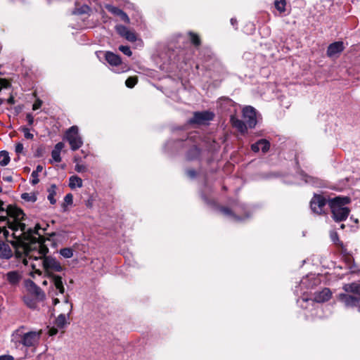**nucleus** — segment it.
I'll return each instance as SVG.
<instances>
[{
  "label": "nucleus",
  "mask_w": 360,
  "mask_h": 360,
  "mask_svg": "<svg viewBox=\"0 0 360 360\" xmlns=\"http://www.w3.org/2000/svg\"><path fill=\"white\" fill-rule=\"evenodd\" d=\"M5 211L6 215L0 216V234L2 233L13 246H22L29 259H40L41 262L46 257L49 248L44 244L42 238L37 239L34 236V234H38V225L35 230L27 229L23 222L25 214L16 206L9 205Z\"/></svg>",
  "instance_id": "obj_1"
},
{
  "label": "nucleus",
  "mask_w": 360,
  "mask_h": 360,
  "mask_svg": "<svg viewBox=\"0 0 360 360\" xmlns=\"http://www.w3.org/2000/svg\"><path fill=\"white\" fill-rule=\"evenodd\" d=\"M342 289L345 292L338 295V300L346 307H355L360 312V283H346L342 286Z\"/></svg>",
  "instance_id": "obj_2"
},
{
  "label": "nucleus",
  "mask_w": 360,
  "mask_h": 360,
  "mask_svg": "<svg viewBox=\"0 0 360 360\" xmlns=\"http://www.w3.org/2000/svg\"><path fill=\"white\" fill-rule=\"evenodd\" d=\"M332 217L335 221H343L347 219L350 212L347 205L351 202L349 197L338 196L328 200Z\"/></svg>",
  "instance_id": "obj_3"
},
{
  "label": "nucleus",
  "mask_w": 360,
  "mask_h": 360,
  "mask_svg": "<svg viewBox=\"0 0 360 360\" xmlns=\"http://www.w3.org/2000/svg\"><path fill=\"white\" fill-rule=\"evenodd\" d=\"M22 328H18L13 332L11 335V342L16 346L18 344H21L26 347L35 346L40 339L41 332L39 330L24 333Z\"/></svg>",
  "instance_id": "obj_4"
},
{
  "label": "nucleus",
  "mask_w": 360,
  "mask_h": 360,
  "mask_svg": "<svg viewBox=\"0 0 360 360\" xmlns=\"http://www.w3.org/2000/svg\"><path fill=\"white\" fill-rule=\"evenodd\" d=\"M65 139L72 150H78L83 145V140L77 126H72L66 131Z\"/></svg>",
  "instance_id": "obj_5"
},
{
  "label": "nucleus",
  "mask_w": 360,
  "mask_h": 360,
  "mask_svg": "<svg viewBox=\"0 0 360 360\" xmlns=\"http://www.w3.org/2000/svg\"><path fill=\"white\" fill-rule=\"evenodd\" d=\"M41 264L50 276L54 274V272H60L63 270L60 263L56 258L51 256L44 257L41 261Z\"/></svg>",
  "instance_id": "obj_6"
},
{
  "label": "nucleus",
  "mask_w": 360,
  "mask_h": 360,
  "mask_svg": "<svg viewBox=\"0 0 360 360\" xmlns=\"http://www.w3.org/2000/svg\"><path fill=\"white\" fill-rule=\"evenodd\" d=\"M327 200L321 195L315 194L310 201V207L311 211L318 214L325 212Z\"/></svg>",
  "instance_id": "obj_7"
},
{
  "label": "nucleus",
  "mask_w": 360,
  "mask_h": 360,
  "mask_svg": "<svg viewBox=\"0 0 360 360\" xmlns=\"http://www.w3.org/2000/svg\"><path fill=\"white\" fill-rule=\"evenodd\" d=\"M214 114L210 111L195 112L193 117L189 120V124H205L209 121L212 120Z\"/></svg>",
  "instance_id": "obj_8"
},
{
  "label": "nucleus",
  "mask_w": 360,
  "mask_h": 360,
  "mask_svg": "<svg viewBox=\"0 0 360 360\" xmlns=\"http://www.w3.org/2000/svg\"><path fill=\"white\" fill-rule=\"evenodd\" d=\"M243 117L248 127L254 128L257 124V112L252 106H246L243 109Z\"/></svg>",
  "instance_id": "obj_9"
},
{
  "label": "nucleus",
  "mask_w": 360,
  "mask_h": 360,
  "mask_svg": "<svg viewBox=\"0 0 360 360\" xmlns=\"http://www.w3.org/2000/svg\"><path fill=\"white\" fill-rule=\"evenodd\" d=\"M344 49L345 46L342 41H335L328 46L326 54L329 58H337Z\"/></svg>",
  "instance_id": "obj_10"
},
{
  "label": "nucleus",
  "mask_w": 360,
  "mask_h": 360,
  "mask_svg": "<svg viewBox=\"0 0 360 360\" xmlns=\"http://www.w3.org/2000/svg\"><path fill=\"white\" fill-rule=\"evenodd\" d=\"M27 288L28 290L35 296L39 300H43L45 297V295L42 290L33 281H28L27 282Z\"/></svg>",
  "instance_id": "obj_11"
},
{
  "label": "nucleus",
  "mask_w": 360,
  "mask_h": 360,
  "mask_svg": "<svg viewBox=\"0 0 360 360\" xmlns=\"http://www.w3.org/2000/svg\"><path fill=\"white\" fill-rule=\"evenodd\" d=\"M261 148L263 153H266L270 148V143L266 139H262L251 145V149L253 152L257 153Z\"/></svg>",
  "instance_id": "obj_12"
},
{
  "label": "nucleus",
  "mask_w": 360,
  "mask_h": 360,
  "mask_svg": "<svg viewBox=\"0 0 360 360\" xmlns=\"http://www.w3.org/2000/svg\"><path fill=\"white\" fill-rule=\"evenodd\" d=\"M51 279L53 287L58 290L59 293L63 294L65 292V288L62 277L58 275L52 274Z\"/></svg>",
  "instance_id": "obj_13"
},
{
  "label": "nucleus",
  "mask_w": 360,
  "mask_h": 360,
  "mask_svg": "<svg viewBox=\"0 0 360 360\" xmlns=\"http://www.w3.org/2000/svg\"><path fill=\"white\" fill-rule=\"evenodd\" d=\"M7 281L12 285H16L22 279V274L18 271H8L6 275Z\"/></svg>",
  "instance_id": "obj_14"
},
{
  "label": "nucleus",
  "mask_w": 360,
  "mask_h": 360,
  "mask_svg": "<svg viewBox=\"0 0 360 360\" xmlns=\"http://www.w3.org/2000/svg\"><path fill=\"white\" fill-rule=\"evenodd\" d=\"M331 297L330 290L328 288H324L321 292H316L314 295V300L316 302H324L328 301Z\"/></svg>",
  "instance_id": "obj_15"
},
{
  "label": "nucleus",
  "mask_w": 360,
  "mask_h": 360,
  "mask_svg": "<svg viewBox=\"0 0 360 360\" xmlns=\"http://www.w3.org/2000/svg\"><path fill=\"white\" fill-rule=\"evenodd\" d=\"M13 256V252L8 244L0 240V257L10 259Z\"/></svg>",
  "instance_id": "obj_16"
},
{
  "label": "nucleus",
  "mask_w": 360,
  "mask_h": 360,
  "mask_svg": "<svg viewBox=\"0 0 360 360\" xmlns=\"http://www.w3.org/2000/svg\"><path fill=\"white\" fill-rule=\"evenodd\" d=\"M105 60L110 65L112 66H118L122 64L120 57L118 55L115 54L112 52H106Z\"/></svg>",
  "instance_id": "obj_17"
},
{
  "label": "nucleus",
  "mask_w": 360,
  "mask_h": 360,
  "mask_svg": "<svg viewBox=\"0 0 360 360\" xmlns=\"http://www.w3.org/2000/svg\"><path fill=\"white\" fill-rule=\"evenodd\" d=\"M231 120L233 126L236 127L239 131L241 133H245L247 131V124L245 123V121L243 122L233 117L231 118Z\"/></svg>",
  "instance_id": "obj_18"
},
{
  "label": "nucleus",
  "mask_w": 360,
  "mask_h": 360,
  "mask_svg": "<svg viewBox=\"0 0 360 360\" xmlns=\"http://www.w3.org/2000/svg\"><path fill=\"white\" fill-rule=\"evenodd\" d=\"M200 151L195 146H193L187 153L186 158L188 160L198 159L200 156Z\"/></svg>",
  "instance_id": "obj_19"
},
{
  "label": "nucleus",
  "mask_w": 360,
  "mask_h": 360,
  "mask_svg": "<svg viewBox=\"0 0 360 360\" xmlns=\"http://www.w3.org/2000/svg\"><path fill=\"white\" fill-rule=\"evenodd\" d=\"M69 186L73 189L76 187L81 188L82 186V180L77 176H72L70 177Z\"/></svg>",
  "instance_id": "obj_20"
},
{
  "label": "nucleus",
  "mask_w": 360,
  "mask_h": 360,
  "mask_svg": "<svg viewBox=\"0 0 360 360\" xmlns=\"http://www.w3.org/2000/svg\"><path fill=\"white\" fill-rule=\"evenodd\" d=\"M48 200L50 201L51 204L54 205L56 202V200L55 199V195L56 194V186L55 184L51 185L48 188Z\"/></svg>",
  "instance_id": "obj_21"
},
{
  "label": "nucleus",
  "mask_w": 360,
  "mask_h": 360,
  "mask_svg": "<svg viewBox=\"0 0 360 360\" xmlns=\"http://www.w3.org/2000/svg\"><path fill=\"white\" fill-rule=\"evenodd\" d=\"M10 162L9 154L6 150L0 152V165L1 166L7 165Z\"/></svg>",
  "instance_id": "obj_22"
},
{
  "label": "nucleus",
  "mask_w": 360,
  "mask_h": 360,
  "mask_svg": "<svg viewBox=\"0 0 360 360\" xmlns=\"http://www.w3.org/2000/svg\"><path fill=\"white\" fill-rule=\"evenodd\" d=\"M67 323V317L65 314H60L56 319V325L60 328H63Z\"/></svg>",
  "instance_id": "obj_23"
},
{
  "label": "nucleus",
  "mask_w": 360,
  "mask_h": 360,
  "mask_svg": "<svg viewBox=\"0 0 360 360\" xmlns=\"http://www.w3.org/2000/svg\"><path fill=\"white\" fill-rule=\"evenodd\" d=\"M60 255L64 258L69 259L73 256V250L70 248H65L60 250Z\"/></svg>",
  "instance_id": "obj_24"
},
{
  "label": "nucleus",
  "mask_w": 360,
  "mask_h": 360,
  "mask_svg": "<svg viewBox=\"0 0 360 360\" xmlns=\"http://www.w3.org/2000/svg\"><path fill=\"white\" fill-rule=\"evenodd\" d=\"M276 8L280 12L283 13L285 10L286 2L285 0H276L274 2Z\"/></svg>",
  "instance_id": "obj_25"
},
{
  "label": "nucleus",
  "mask_w": 360,
  "mask_h": 360,
  "mask_svg": "<svg viewBox=\"0 0 360 360\" xmlns=\"http://www.w3.org/2000/svg\"><path fill=\"white\" fill-rule=\"evenodd\" d=\"M105 8L112 14L117 16L122 12V10L110 4H106Z\"/></svg>",
  "instance_id": "obj_26"
},
{
  "label": "nucleus",
  "mask_w": 360,
  "mask_h": 360,
  "mask_svg": "<svg viewBox=\"0 0 360 360\" xmlns=\"http://www.w3.org/2000/svg\"><path fill=\"white\" fill-rule=\"evenodd\" d=\"M21 198L27 202H35L37 196L34 193H24L21 195Z\"/></svg>",
  "instance_id": "obj_27"
},
{
  "label": "nucleus",
  "mask_w": 360,
  "mask_h": 360,
  "mask_svg": "<svg viewBox=\"0 0 360 360\" xmlns=\"http://www.w3.org/2000/svg\"><path fill=\"white\" fill-rule=\"evenodd\" d=\"M220 211L226 216H231L236 220H240V218L237 217L236 215L233 214L231 212V210L229 208L227 207H221Z\"/></svg>",
  "instance_id": "obj_28"
},
{
  "label": "nucleus",
  "mask_w": 360,
  "mask_h": 360,
  "mask_svg": "<svg viewBox=\"0 0 360 360\" xmlns=\"http://www.w3.org/2000/svg\"><path fill=\"white\" fill-rule=\"evenodd\" d=\"M138 79L136 77H130L127 79L125 82V84L129 88H133L135 84L137 83Z\"/></svg>",
  "instance_id": "obj_29"
},
{
  "label": "nucleus",
  "mask_w": 360,
  "mask_h": 360,
  "mask_svg": "<svg viewBox=\"0 0 360 360\" xmlns=\"http://www.w3.org/2000/svg\"><path fill=\"white\" fill-rule=\"evenodd\" d=\"M127 40L129 41H131V42H134V41H136V34L128 30L126 34L124 35V37Z\"/></svg>",
  "instance_id": "obj_30"
},
{
  "label": "nucleus",
  "mask_w": 360,
  "mask_h": 360,
  "mask_svg": "<svg viewBox=\"0 0 360 360\" xmlns=\"http://www.w3.org/2000/svg\"><path fill=\"white\" fill-rule=\"evenodd\" d=\"M115 29H116V31L117 32V33L123 37H124L127 30H129L127 27L122 25H117L115 27Z\"/></svg>",
  "instance_id": "obj_31"
},
{
  "label": "nucleus",
  "mask_w": 360,
  "mask_h": 360,
  "mask_svg": "<svg viewBox=\"0 0 360 360\" xmlns=\"http://www.w3.org/2000/svg\"><path fill=\"white\" fill-rule=\"evenodd\" d=\"M189 35L191 37V42L196 46H199L200 44V39L199 37L193 32H189Z\"/></svg>",
  "instance_id": "obj_32"
},
{
  "label": "nucleus",
  "mask_w": 360,
  "mask_h": 360,
  "mask_svg": "<svg viewBox=\"0 0 360 360\" xmlns=\"http://www.w3.org/2000/svg\"><path fill=\"white\" fill-rule=\"evenodd\" d=\"M21 131L23 132L24 136L27 139H32L34 138V135L32 133H30V129L27 127H21Z\"/></svg>",
  "instance_id": "obj_33"
},
{
  "label": "nucleus",
  "mask_w": 360,
  "mask_h": 360,
  "mask_svg": "<svg viewBox=\"0 0 360 360\" xmlns=\"http://www.w3.org/2000/svg\"><path fill=\"white\" fill-rule=\"evenodd\" d=\"M51 157L56 162H60L61 161L60 152L58 150L53 149L51 152Z\"/></svg>",
  "instance_id": "obj_34"
},
{
  "label": "nucleus",
  "mask_w": 360,
  "mask_h": 360,
  "mask_svg": "<svg viewBox=\"0 0 360 360\" xmlns=\"http://www.w3.org/2000/svg\"><path fill=\"white\" fill-rule=\"evenodd\" d=\"M119 50L127 56H131L132 54L130 48L127 46H120L119 47Z\"/></svg>",
  "instance_id": "obj_35"
},
{
  "label": "nucleus",
  "mask_w": 360,
  "mask_h": 360,
  "mask_svg": "<svg viewBox=\"0 0 360 360\" xmlns=\"http://www.w3.org/2000/svg\"><path fill=\"white\" fill-rule=\"evenodd\" d=\"M64 201L68 205H72L73 202V196L71 193L67 194L64 198Z\"/></svg>",
  "instance_id": "obj_36"
},
{
  "label": "nucleus",
  "mask_w": 360,
  "mask_h": 360,
  "mask_svg": "<svg viewBox=\"0 0 360 360\" xmlns=\"http://www.w3.org/2000/svg\"><path fill=\"white\" fill-rule=\"evenodd\" d=\"M31 176H32L31 184L32 185L37 184L39 181V179L38 178V174H37V173L34 174V172H32Z\"/></svg>",
  "instance_id": "obj_37"
},
{
  "label": "nucleus",
  "mask_w": 360,
  "mask_h": 360,
  "mask_svg": "<svg viewBox=\"0 0 360 360\" xmlns=\"http://www.w3.org/2000/svg\"><path fill=\"white\" fill-rule=\"evenodd\" d=\"M119 16L120 17L121 20L125 22L126 23L130 22V19L129 16L123 11L122 13H120V15Z\"/></svg>",
  "instance_id": "obj_38"
},
{
  "label": "nucleus",
  "mask_w": 360,
  "mask_h": 360,
  "mask_svg": "<svg viewBox=\"0 0 360 360\" xmlns=\"http://www.w3.org/2000/svg\"><path fill=\"white\" fill-rule=\"evenodd\" d=\"M75 169L77 172H84L86 171V166H84L83 165L77 164L75 165Z\"/></svg>",
  "instance_id": "obj_39"
},
{
  "label": "nucleus",
  "mask_w": 360,
  "mask_h": 360,
  "mask_svg": "<svg viewBox=\"0 0 360 360\" xmlns=\"http://www.w3.org/2000/svg\"><path fill=\"white\" fill-rule=\"evenodd\" d=\"M41 105H42V101L40 99H37L32 105V109L34 110H37L41 108Z\"/></svg>",
  "instance_id": "obj_40"
},
{
  "label": "nucleus",
  "mask_w": 360,
  "mask_h": 360,
  "mask_svg": "<svg viewBox=\"0 0 360 360\" xmlns=\"http://www.w3.org/2000/svg\"><path fill=\"white\" fill-rule=\"evenodd\" d=\"M23 149H24L23 145L21 143H18L16 144L15 150L17 154L22 153L23 151Z\"/></svg>",
  "instance_id": "obj_41"
},
{
  "label": "nucleus",
  "mask_w": 360,
  "mask_h": 360,
  "mask_svg": "<svg viewBox=\"0 0 360 360\" xmlns=\"http://www.w3.org/2000/svg\"><path fill=\"white\" fill-rule=\"evenodd\" d=\"M64 146L65 145L63 142H58V143L56 144L54 150L60 152L63 149Z\"/></svg>",
  "instance_id": "obj_42"
},
{
  "label": "nucleus",
  "mask_w": 360,
  "mask_h": 360,
  "mask_svg": "<svg viewBox=\"0 0 360 360\" xmlns=\"http://www.w3.org/2000/svg\"><path fill=\"white\" fill-rule=\"evenodd\" d=\"M26 120L29 124V125H32L34 122V117L32 114L28 113L26 116Z\"/></svg>",
  "instance_id": "obj_43"
},
{
  "label": "nucleus",
  "mask_w": 360,
  "mask_h": 360,
  "mask_svg": "<svg viewBox=\"0 0 360 360\" xmlns=\"http://www.w3.org/2000/svg\"><path fill=\"white\" fill-rule=\"evenodd\" d=\"M0 360H14V358L11 355L5 354L0 356Z\"/></svg>",
  "instance_id": "obj_44"
},
{
  "label": "nucleus",
  "mask_w": 360,
  "mask_h": 360,
  "mask_svg": "<svg viewBox=\"0 0 360 360\" xmlns=\"http://www.w3.org/2000/svg\"><path fill=\"white\" fill-rule=\"evenodd\" d=\"M187 175L191 178H194L196 176V172L193 169H188L186 171Z\"/></svg>",
  "instance_id": "obj_45"
},
{
  "label": "nucleus",
  "mask_w": 360,
  "mask_h": 360,
  "mask_svg": "<svg viewBox=\"0 0 360 360\" xmlns=\"http://www.w3.org/2000/svg\"><path fill=\"white\" fill-rule=\"evenodd\" d=\"M25 302L27 305L30 308H34L36 307V303L32 300L28 301L27 300H25Z\"/></svg>",
  "instance_id": "obj_46"
},
{
  "label": "nucleus",
  "mask_w": 360,
  "mask_h": 360,
  "mask_svg": "<svg viewBox=\"0 0 360 360\" xmlns=\"http://www.w3.org/2000/svg\"><path fill=\"white\" fill-rule=\"evenodd\" d=\"M58 333V330L56 328H51L49 331V333L51 336H53L54 335H56V333Z\"/></svg>",
  "instance_id": "obj_47"
},
{
  "label": "nucleus",
  "mask_w": 360,
  "mask_h": 360,
  "mask_svg": "<svg viewBox=\"0 0 360 360\" xmlns=\"http://www.w3.org/2000/svg\"><path fill=\"white\" fill-rule=\"evenodd\" d=\"M43 170V167L41 165H37V168L34 172V174H39V172H41V171Z\"/></svg>",
  "instance_id": "obj_48"
},
{
  "label": "nucleus",
  "mask_w": 360,
  "mask_h": 360,
  "mask_svg": "<svg viewBox=\"0 0 360 360\" xmlns=\"http://www.w3.org/2000/svg\"><path fill=\"white\" fill-rule=\"evenodd\" d=\"M3 179L5 181L11 182L13 181V177L11 176H4Z\"/></svg>",
  "instance_id": "obj_49"
},
{
  "label": "nucleus",
  "mask_w": 360,
  "mask_h": 360,
  "mask_svg": "<svg viewBox=\"0 0 360 360\" xmlns=\"http://www.w3.org/2000/svg\"><path fill=\"white\" fill-rule=\"evenodd\" d=\"M304 181L306 183H311L312 178L307 175H304Z\"/></svg>",
  "instance_id": "obj_50"
},
{
  "label": "nucleus",
  "mask_w": 360,
  "mask_h": 360,
  "mask_svg": "<svg viewBox=\"0 0 360 360\" xmlns=\"http://www.w3.org/2000/svg\"><path fill=\"white\" fill-rule=\"evenodd\" d=\"M231 24L233 25V26H236L237 25V20L236 18H231Z\"/></svg>",
  "instance_id": "obj_51"
},
{
  "label": "nucleus",
  "mask_w": 360,
  "mask_h": 360,
  "mask_svg": "<svg viewBox=\"0 0 360 360\" xmlns=\"http://www.w3.org/2000/svg\"><path fill=\"white\" fill-rule=\"evenodd\" d=\"M30 265H31V266H32V268L33 269H35L37 273L40 274L39 270L37 269V264H31Z\"/></svg>",
  "instance_id": "obj_52"
},
{
  "label": "nucleus",
  "mask_w": 360,
  "mask_h": 360,
  "mask_svg": "<svg viewBox=\"0 0 360 360\" xmlns=\"http://www.w3.org/2000/svg\"><path fill=\"white\" fill-rule=\"evenodd\" d=\"M8 103H10V104H13L14 103V98L13 97H10L8 99Z\"/></svg>",
  "instance_id": "obj_53"
},
{
  "label": "nucleus",
  "mask_w": 360,
  "mask_h": 360,
  "mask_svg": "<svg viewBox=\"0 0 360 360\" xmlns=\"http://www.w3.org/2000/svg\"><path fill=\"white\" fill-rule=\"evenodd\" d=\"M53 304L56 305L59 303V300L58 298H54L53 300Z\"/></svg>",
  "instance_id": "obj_54"
},
{
  "label": "nucleus",
  "mask_w": 360,
  "mask_h": 360,
  "mask_svg": "<svg viewBox=\"0 0 360 360\" xmlns=\"http://www.w3.org/2000/svg\"><path fill=\"white\" fill-rule=\"evenodd\" d=\"M23 263L25 264V265H28L29 264V261L27 259H24Z\"/></svg>",
  "instance_id": "obj_55"
},
{
  "label": "nucleus",
  "mask_w": 360,
  "mask_h": 360,
  "mask_svg": "<svg viewBox=\"0 0 360 360\" xmlns=\"http://www.w3.org/2000/svg\"><path fill=\"white\" fill-rule=\"evenodd\" d=\"M79 157H75V158H74V161H75V162H78V161H79Z\"/></svg>",
  "instance_id": "obj_56"
},
{
  "label": "nucleus",
  "mask_w": 360,
  "mask_h": 360,
  "mask_svg": "<svg viewBox=\"0 0 360 360\" xmlns=\"http://www.w3.org/2000/svg\"><path fill=\"white\" fill-rule=\"evenodd\" d=\"M336 238H338V236H337V234H335V236H332V239H333V240H335V239H336Z\"/></svg>",
  "instance_id": "obj_57"
},
{
  "label": "nucleus",
  "mask_w": 360,
  "mask_h": 360,
  "mask_svg": "<svg viewBox=\"0 0 360 360\" xmlns=\"http://www.w3.org/2000/svg\"><path fill=\"white\" fill-rule=\"evenodd\" d=\"M64 302L68 304L69 302V300H68V297H65V300H64Z\"/></svg>",
  "instance_id": "obj_58"
},
{
  "label": "nucleus",
  "mask_w": 360,
  "mask_h": 360,
  "mask_svg": "<svg viewBox=\"0 0 360 360\" xmlns=\"http://www.w3.org/2000/svg\"><path fill=\"white\" fill-rule=\"evenodd\" d=\"M3 205H4L3 201L0 200V207H4Z\"/></svg>",
  "instance_id": "obj_59"
},
{
  "label": "nucleus",
  "mask_w": 360,
  "mask_h": 360,
  "mask_svg": "<svg viewBox=\"0 0 360 360\" xmlns=\"http://www.w3.org/2000/svg\"><path fill=\"white\" fill-rule=\"evenodd\" d=\"M72 305L70 304V312L72 311Z\"/></svg>",
  "instance_id": "obj_60"
},
{
  "label": "nucleus",
  "mask_w": 360,
  "mask_h": 360,
  "mask_svg": "<svg viewBox=\"0 0 360 360\" xmlns=\"http://www.w3.org/2000/svg\"><path fill=\"white\" fill-rule=\"evenodd\" d=\"M3 103V100L0 98V105Z\"/></svg>",
  "instance_id": "obj_61"
},
{
  "label": "nucleus",
  "mask_w": 360,
  "mask_h": 360,
  "mask_svg": "<svg viewBox=\"0 0 360 360\" xmlns=\"http://www.w3.org/2000/svg\"><path fill=\"white\" fill-rule=\"evenodd\" d=\"M1 211H4V207H0V212Z\"/></svg>",
  "instance_id": "obj_62"
},
{
  "label": "nucleus",
  "mask_w": 360,
  "mask_h": 360,
  "mask_svg": "<svg viewBox=\"0 0 360 360\" xmlns=\"http://www.w3.org/2000/svg\"><path fill=\"white\" fill-rule=\"evenodd\" d=\"M344 227H345V225H344V224H342V225H341V228H342V229H344Z\"/></svg>",
  "instance_id": "obj_63"
},
{
  "label": "nucleus",
  "mask_w": 360,
  "mask_h": 360,
  "mask_svg": "<svg viewBox=\"0 0 360 360\" xmlns=\"http://www.w3.org/2000/svg\"><path fill=\"white\" fill-rule=\"evenodd\" d=\"M302 300H303V301H307L308 300H307V299H305V298H302Z\"/></svg>",
  "instance_id": "obj_64"
}]
</instances>
